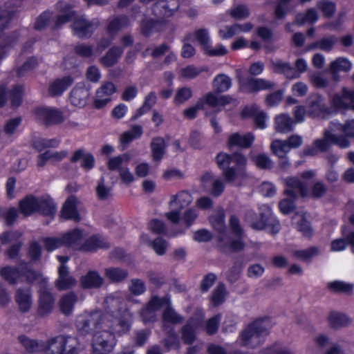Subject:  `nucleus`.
Listing matches in <instances>:
<instances>
[{"instance_id":"1","label":"nucleus","mask_w":354,"mask_h":354,"mask_svg":"<svg viewBox=\"0 0 354 354\" xmlns=\"http://www.w3.org/2000/svg\"><path fill=\"white\" fill-rule=\"evenodd\" d=\"M19 343L30 353L43 352L44 354H79L80 344L78 339L71 335H59L39 342L25 335L17 338Z\"/></svg>"},{"instance_id":"2","label":"nucleus","mask_w":354,"mask_h":354,"mask_svg":"<svg viewBox=\"0 0 354 354\" xmlns=\"http://www.w3.org/2000/svg\"><path fill=\"white\" fill-rule=\"evenodd\" d=\"M124 319L118 321V324L106 317V322H103L102 328L97 330L92 340V349L94 354H109L113 350L115 344V334H122L127 332L132 321V315L127 312L124 315Z\"/></svg>"},{"instance_id":"3","label":"nucleus","mask_w":354,"mask_h":354,"mask_svg":"<svg viewBox=\"0 0 354 354\" xmlns=\"http://www.w3.org/2000/svg\"><path fill=\"white\" fill-rule=\"evenodd\" d=\"M216 163L222 169L223 176L228 183L242 179L246 176L244 166L246 165V158L241 153L228 155L219 153L216 156Z\"/></svg>"},{"instance_id":"4","label":"nucleus","mask_w":354,"mask_h":354,"mask_svg":"<svg viewBox=\"0 0 354 354\" xmlns=\"http://www.w3.org/2000/svg\"><path fill=\"white\" fill-rule=\"evenodd\" d=\"M270 318H261L250 324L239 335L241 345L249 348H256L261 345L272 327Z\"/></svg>"},{"instance_id":"5","label":"nucleus","mask_w":354,"mask_h":354,"mask_svg":"<svg viewBox=\"0 0 354 354\" xmlns=\"http://www.w3.org/2000/svg\"><path fill=\"white\" fill-rule=\"evenodd\" d=\"M287 188L284 191L286 198L279 202V208L283 214H288L295 209L294 200L297 196H307V185L298 177H288L284 180Z\"/></svg>"},{"instance_id":"6","label":"nucleus","mask_w":354,"mask_h":354,"mask_svg":"<svg viewBox=\"0 0 354 354\" xmlns=\"http://www.w3.org/2000/svg\"><path fill=\"white\" fill-rule=\"evenodd\" d=\"M230 227L232 234L236 236V238H230L226 234L219 235L218 246L224 252H236L243 250L245 246L243 242L245 234L236 216H232L230 217Z\"/></svg>"},{"instance_id":"7","label":"nucleus","mask_w":354,"mask_h":354,"mask_svg":"<svg viewBox=\"0 0 354 354\" xmlns=\"http://www.w3.org/2000/svg\"><path fill=\"white\" fill-rule=\"evenodd\" d=\"M106 317L109 315H104L101 311L84 312L79 315L75 320V326L79 333L86 335L102 328L103 322H106Z\"/></svg>"},{"instance_id":"8","label":"nucleus","mask_w":354,"mask_h":354,"mask_svg":"<svg viewBox=\"0 0 354 354\" xmlns=\"http://www.w3.org/2000/svg\"><path fill=\"white\" fill-rule=\"evenodd\" d=\"M104 306L108 310L105 315L110 316V319L113 322V324H118V321L124 319V315L125 312L131 315L125 308L122 295L120 292H115L106 297L104 300Z\"/></svg>"},{"instance_id":"9","label":"nucleus","mask_w":354,"mask_h":354,"mask_svg":"<svg viewBox=\"0 0 354 354\" xmlns=\"http://www.w3.org/2000/svg\"><path fill=\"white\" fill-rule=\"evenodd\" d=\"M1 276L10 283H17L21 276H25L27 281L32 282L39 276L32 269L28 267L26 263H21L17 268L6 266L0 269Z\"/></svg>"},{"instance_id":"10","label":"nucleus","mask_w":354,"mask_h":354,"mask_svg":"<svg viewBox=\"0 0 354 354\" xmlns=\"http://www.w3.org/2000/svg\"><path fill=\"white\" fill-rule=\"evenodd\" d=\"M335 133V131H332L329 127L324 131L322 138L314 141L320 152L326 151L332 145H337L340 149H347L350 147L351 142L346 138L343 135L337 136Z\"/></svg>"},{"instance_id":"11","label":"nucleus","mask_w":354,"mask_h":354,"mask_svg":"<svg viewBox=\"0 0 354 354\" xmlns=\"http://www.w3.org/2000/svg\"><path fill=\"white\" fill-rule=\"evenodd\" d=\"M57 259L60 263V266L58 268L59 277L56 281V286L60 290L71 288L76 284V280L69 275V270L66 265L69 258L66 256L57 255Z\"/></svg>"},{"instance_id":"12","label":"nucleus","mask_w":354,"mask_h":354,"mask_svg":"<svg viewBox=\"0 0 354 354\" xmlns=\"http://www.w3.org/2000/svg\"><path fill=\"white\" fill-rule=\"evenodd\" d=\"M260 210L261 221L252 223L251 225L252 227L258 230L266 228L272 234L278 233L280 230V224L278 221L269 218V216L271 214L270 208L266 205H263L260 207Z\"/></svg>"},{"instance_id":"13","label":"nucleus","mask_w":354,"mask_h":354,"mask_svg":"<svg viewBox=\"0 0 354 354\" xmlns=\"http://www.w3.org/2000/svg\"><path fill=\"white\" fill-rule=\"evenodd\" d=\"M35 118L45 124H56L64 120L62 113L50 107H39L35 111Z\"/></svg>"},{"instance_id":"14","label":"nucleus","mask_w":354,"mask_h":354,"mask_svg":"<svg viewBox=\"0 0 354 354\" xmlns=\"http://www.w3.org/2000/svg\"><path fill=\"white\" fill-rule=\"evenodd\" d=\"M115 91L116 87L113 82H104L96 91L95 106L97 109H101L106 106L111 101V97Z\"/></svg>"},{"instance_id":"15","label":"nucleus","mask_w":354,"mask_h":354,"mask_svg":"<svg viewBox=\"0 0 354 354\" xmlns=\"http://www.w3.org/2000/svg\"><path fill=\"white\" fill-rule=\"evenodd\" d=\"M90 90L84 84H77L70 93V102L76 107L86 106L90 97Z\"/></svg>"},{"instance_id":"16","label":"nucleus","mask_w":354,"mask_h":354,"mask_svg":"<svg viewBox=\"0 0 354 354\" xmlns=\"http://www.w3.org/2000/svg\"><path fill=\"white\" fill-rule=\"evenodd\" d=\"M178 0H160L153 6V12L158 18L171 17L178 9Z\"/></svg>"},{"instance_id":"17","label":"nucleus","mask_w":354,"mask_h":354,"mask_svg":"<svg viewBox=\"0 0 354 354\" xmlns=\"http://www.w3.org/2000/svg\"><path fill=\"white\" fill-rule=\"evenodd\" d=\"M353 67V64L348 58L338 57L332 61L328 68V73L332 75L335 81H339V72H349Z\"/></svg>"},{"instance_id":"18","label":"nucleus","mask_w":354,"mask_h":354,"mask_svg":"<svg viewBox=\"0 0 354 354\" xmlns=\"http://www.w3.org/2000/svg\"><path fill=\"white\" fill-rule=\"evenodd\" d=\"M241 88L246 93L257 92L261 90L271 88L274 86L273 82L263 79L249 78L240 80Z\"/></svg>"},{"instance_id":"19","label":"nucleus","mask_w":354,"mask_h":354,"mask_svg":"<svg viewBox=\"0 0 354 354\" xmlns=\"http://www.w3.org/2000/svg\"><path fill=\"white\" fill-rule=\"evenodd\" d=\"M104 283V278L94 270H88L80 279V286L86 289H98L103 286Z\"/></svg>"},{"instance_id":"20","label":"nucleus","mask_w":354,"mask_h":354,"mask_svg":"<svg viewBox=\"0 0 354 354\" xmlns=\"http://www.w3.org/2000/svg\"><path fill=\"white\" fill-rule=\"evenodd\" d=\"M308 101V113L312 117L320 116L327 112L328 106L322 95L313 94Z\"/></svg>"},{"instance_id":"21","label":"nucleus","mask_w":354,"mask_h":354,"mask_svg":"<svg viewBox=\"0 0 354 354\" xmlns=\"http://www.w3.org/2000/svg\"><path fill=\"white\" fill-rule=\"evenodd\" d=\"M333 104L337 108L350 109L354 111V91L343 88L342 95H335Z\"/></svg>"},{"instance_id":"22","label":"nucleus","mask_w":354,"mask_h":354,"mask_svg":"<svg viewBox=\"0 0 354 354\" xmlns=\"http://www.w3.org/2000/svg\"><path fill=\"white\" fill-rule=\"evenodd\" d=\"M254 140V136L252 133H248L243 135L239 133H234L230 135L227 143L230 148L234 147L248 148L251 146Z\"/></svg>"},{"instance_id":"23","label":"nucleus","mask_w":354,"mask_h":354,"mask_svg":"<svg viewBox=\"0 0 354 354\" xmlns=\"http://www.w3.org/2000/svg\"><path fill=\"white\" fill-rule=\"evenodd\" d=\"M73 28L75 35L80 38H83L91 35L94 30L95 26L93 22L87 21L83 17H80L75 19Z\"/></svg>"},{"instance_id":"24","label":"nucleus","mask_w":354,"mask_h":354,"mask_svg":"<svg viewBox=\"0 0 354 354\" xmlns=\"http://www.w3.org/2000/svg\"><path fill=\"white\" fill-rule=\"evenodd\" d=\"M192 201L193 198L189 192L187 191H180L176 194H174L171 196L169 205L171 209L181 211L183 209L190 205Z\"/></svg>"},{"instance_id":"25","label":"nucleus","mask_w":354,"mask_h":354,"mask_svg":"<svg viewBox=\"0 0 354 354\" xmlns=\"http://www.w3.org/2000/svg\"><path fill=\"white\" fill-rule=\"evenodd\" d=\"M242 115L243 117L254 118L257 128L263 129L266 127V121L267 115L263 111H261L259 107L257 105L246 107L242 111Z\"/></svg>"},{"instance_id":"26","label":"nucleus","mask_w":354,"mask_h":354,"mask_svg":"<svg viewBox=\"0 0 354 354\" xmlns=\"http://www.w3.org/2000/svg\"><path fill=\"white\" fill-rule=\"evenodd\" d=\"M78 201L75 197H69L64 203L61 216L65 219L73 220L75 222L80 221V216L77 210Z\"/></svg>"},{"instance_id":"27","label":"nucleus","mask_w":354,"mask_h":354,"mask_svg":"<svg viewBox=\"0 0 354 354\" xmlns=\"http://www.w3.org/2000/svg\"><path fill=\"white\" fill-rule=\"evenodd\" d=\"M73 82L70 76L57 78L53 81L48 87V93L51 96L61 95Z\"/></svg>"},{"instance_id":"28","label":"nucleus","mask_w":354,"mask_h":354,"mask_svg":"<svg viewBox=\"0 0 354 354\" xmlns=\"http://www.w3.org/2000/svg\"><path fill=\"white\" fill-rule=\"evenodd\" d=\"M201 322L198 319H190L182 328V339L185 344H190L196 339V330L201 325Z\"/></svg>"},{"instance_id":"29","label":"nucleus","mask_w":354,"mask_h":354,"mask_svg":"<svg viewBox=\"0 0 354 354\" xmlns=\"http://www.w3.org/2000/svg\"><path fill=\"white\" fill-rule=\"evenodd\" d=\"M54 306V299L47 290H41L39 294L38 313L41 316L50 314Z\"/></svg>"},{"instance_id":"30","label":"nucleus","mask_w":354,"mask_h":354,"mask_svg":"<svg viewBox=\"0 0 354 354\" xmlns=\"http://www.w3.org/2000/svg\"><path fill=\"white\" fill-rule=\"evenodd\" d=\"M57 9L59 10V14L55 23L57 27L69 21L75 16V12L71 10V6L65 1H59L56 5Z\"/></svg>"},{"instance_id":"31","label":"nucleus","mask_w":354,"mask_h":354,"mask_svg":"<svg viewBox=\"0 0 354 354\" xmlns=\"http://www.w3.org/2000/svg\"><path fill=\"white\" fill-rule=\"evenodd\" d=\"M272 69L274 72L283 74L288 79L299 78V74L288 63L282 60H276L272 62Z\"/></svg>"},{"instance_id":"32","label":"nucleus","mask_w":354,"mask_h":354,"mask_svg":"<svg viewBox=\"0 0 354 354\" xmlns=\"http://www.w3.org/2000/svg\"><path fill=\"white\" fill-rule=\"evenodd\" d=\"M15 300L21 312L26 313L29 311L32 304L30 290L21 288L17 289L15 295Z\"/></svg>"},{"instance_id":"33","label":"nucleus","mask_w":354,"mask_h":354,"mask_svg":"<svg viewBox=\"0 0 354 354\" xmlns=\"http://www.w3.org/2000/svg\"><path fill=\"white\" fill-rule=\"evenodd\" d=\"M65 246L71 247L77 250H81L83 243L82 232L79 229H75L62 235Z\"/></svg>"},{"instance_id":"34","label":"nucleus","mask_w":354,"mask_h":354,"mask_svg":"<svg viewBox=\"0 0 354 354\" xmlns=\"http://www.w3.org/2000/svg\"><path fill=\"white\" fill-rule=\"evenodd\" d=\"M167 145L162 137H156L151 140V149L153 161L160 162L166 153Z\"/></svg>"},{"instance_id":"35","label":"nucleus","mask_w":354,"mask_h":354,"mask_svg":"<svg viewBox=\"0 0 354 354\" xmlns=\"http://www.w3.org/2000/svg\"><path fill=\"white\" fill-rule=\"evenodd\" d=\"M68 155L66 151H52L46 150L45 152L39 154L37 158V166L44 167L47 160H51L54 162H59L66 158Z\"/></svg>"},{"instance_id":"36","label":"nucleus","mask_w":354,"mask_h":354,"mask_svg":"<svg viewBox=\"0 0 354 354\" xmlns=\"http://www.w3.org/2000/svg\"><path fill=\"white\" fill-rule=\"evenodd\" d=\"M109 243L105 238L100 236H92L85 241L81 247V250L84 251H94L99 248H107Z\"/></svg>"},{"instance_id":"37","label":"nucleus","mask_w":354,"mask_h":354,"mask_svg":"<svg viewBox=\"0 0 354 354\" xmlns=\"http://www.w3.org/2000/svg\"><path fill=\"white\" fill-rule=\"evenodd\" d=\"M37 198L30 195L21 201L19 203V210L24 216H30L32 214L37 213Z\"/></svg>"},{"instance_id":"38","label":"nucleus","mask_w":354,"mask_h":354,"mask_svg":"<svg viewBox=\"0 0 354 354\" xmlns=\"http://www.w3.org/2000/svg\"><path fill=\"white\" fill-rule=\"evenodd\" d=\"M142 134V128L140 125H133L131 128L125 132H124L120 138V144L122 147V149H124L129 144L135 139H138L141 137Z\"/></svg>"},{"instance_id":"39","label":"nucleus","mask_w":354,"mask_h":354,"mask_svg":"<svg viewBox=\"0 0 354 354\" xmlns=\"http://www.w3.org/2000/svg\"><path fill=\"white\" fill-rule=\"evenodd\" d=\"M122 53V48L113 46L108 50L104 56L101 57L100 62L106 67L112 66L118 62Z\"/></svg>"},{"instance_id":"40","label":"nucleus","mask_w":354,"mask_h":354,"mask_svg":"<svg viewBox=\"0 0 354 354\" xmlns=\"http://www.w3.org/2000/svg\"><path fill=\"white\" fill-rule=\"evenodd\" d=\"M37 213L44 215H53L56 210L55 205L51 198L42 196L37 198Z\"/></svg>"},{"instance_id":"41","label":"nucleus","mask_w":354,"mask_h":354,"mask_svg":"<svg viewBox=\"0 0 354 354\" xmlns=\"http://www.w3.org/2000/svg\"><path fill=\"white\" fill-rule=\"evenodd\" d=\"M330 128L332 131L336 132L342 131L344 133V137L349 141V138H354V120L347 121L344 124H342L338 122H331Z\"/></svg>"},{"instance_id":"42","label":"nucleus","mask_w":354,"mask_h":354,"mask_svg":"<svg viewBox=\"0 0 354 354\" xmlns=\"http://www.w3.org/2000/svg\"><path fill=\"white\" fill-rule=\"evenodd\" d=\"M77 296L73 292L63 295L59 302L60 310L64 315H69L73 312L74 304L77 301Z\"/></svg>"},{"instance_id":"43","label":"nucleus","mask_w":354,"mask_h":354,"mask_svg":"<svg viewBox=\"0 0 354 354\" xmlns=\"http://www.w3.org/2000/svg\"><path fill=\"white\" fill-rule=\"evenodd\" d=\"M337 39L335 36L324 37L316 42L313 43L308 46L309 50L319 48V50L329 53L335 45Z\"/></svg>"},{"instance_id":"44","label":"nucleus","mask_w":354,"mask_h":354,"mask_svg":"<svg viewBox=\"0 0 354 354\" xmlns=\"http://www.w3.org/2000/svg\"><path fill=\"white\" fill-rule=\"evenodd\" d=\"M130 24L131 21L127 16H118L110 19L108 31L110 34H115L119 30L128 27Z\"/></svg>"},{"instance_id":"45","label":"nucleus","mask_w":354,"mask_h":354,"mask_svg":"<svg viewBox=\"0 0 354 354\" xmlns=\"http://www.w3.org/2000/svg\"><path fill=\"white\" fill-rule=\"evenodd\" d=\"M292 221L297 225V230L302 233L304 236L307 238L312 237L313 230L310 223L305 219L303 215L296 214L292 218Z\"/></svg>"},{"instance_id":"46","label":"nucleus","mask_w":354,"mask_h":354,"mask_svg":"<svg viewBox=\"0 0 354 354\" xmlns=\"http://www.w3.org/2000/svg\"><path fill=\"white\" fill-rule=\"evenodd\" d=\"M232 86L231 79L225 74L216 75L212 82V86L216 93L227 91Z\"/></svg>"},{"instance_id":"47","label":"nucleus","mask_w":354,"mask_h":354,"mask_svg":"<svg viewBox=\"0 0 354 354\" xmlns=\"http://www.w3.org/2000/svg\"><path fill=\"white\" fill-rule=\"evenodd\" d=\"M104 275L111 282L118 283L127 278L128 272L120 268H108L104 270Z\"/></svg>"},{"instance_id":"48","label":"nucleus","mask_w":354,"mask_h":354,"mask_svg":"<svg viewBox=\"0 0 354 354\" xmlns=\"http://www.w3.org/2000/svg\"><path fill=\"white\" fill-rule=\"evenodd\" d=\"M293 129V121L286 114L275 118V129L280 133H288Z\"/></svg>"},{"instance_id":"49","label":"nucleus","mask_w":354,"mask_h":354,"mask_svg":"<svg viewBox=\"0 0 354 354\" xmlns=\"http://www.w3.org/2000/svg\"><path fill=\"white\" fill-rule=\"evenodd\" d=\"M320 250L318 247L313 246L305 250H297L292 252V256L303 261H310L314 257L319 255Z\"/></svg>"},{"instance_id":"50","label":"nucleus","mask_w":354,"mask_h":354,"mask_svg":"<svg viewBox=\"0 0 354 354\" xmlns=\"http://www.w3.org/2000/svg\"><path fill=\"white\" fill-rule=\"evenodd\" d=\"M193 91L190 87L183 86L178 88L176 91L173 102L176 105H181L191 99Z\"/></svg>"},{"instance_id":"51","label":"nucleus","mask_w":354,"mask_h":354,"mask_svg":"<svg viewBox=\"0 0 354 354\" xmlns=\"http://www.w3.org/2000/svg\"><path fill=\"white\" fill-rule=\"evenodd\" d=\"M328 319L330 325L335 328L345 326L350 322L346 315L337 312H331Z\"/></svg>"},{"instance_id":"52","label":"nucleus","mask_w":354,"mask_h":354,"mask_svg":"<svg viewBox=\"0 0 354 354\" xmlns=\"http://www.w3.org/2000/svg\"><path fill=\"white\" fill-rule=\"evenodd\" d=\"M272 152L279 158H283L290 151L288 142L281 140H274L271 144Z\"/></svg>"},{"instance_id":"53","label":"nucleus","mask_w":354,"mask_h":354,"mask_svg":"<svg viewBox=\"0 0 354 354\" xmlns=\"http://www.w3.org/2000/svg\"><path fill=\"white\" fill-rule=\"evenodd\" d=\"M318 19L317 11L313 9H309L306 13L298 14L295 18V23L302 25L305 23H315Z\"/></svg>"},{"instance_id":"54","label":"nucleus","mask_w":354,"mask_h":354,"mask_svg":"<svg viewBox=\"0 0 354 354\" xmlns=\"http://www.w3.org/2000/svg\"><path fill=\"white\" fill-rule=\"evenodd\" d=\"M328 288L333 292L351 293L353 290V285L342 281H334L328 283Z\"/></svg>"},{"instance_id":"55","label":"nucleus","mask_w":354,"mask_h":354,"mask_svg":"<svg viewBox=\"0 0 354 354\" xmlns=\"http://www.w3.org/2000/svg\"><path fill=\"white\" fill-rule=\"evenodd\" d=\"M156 95L154 92H150L145 99V102L142 107L138 109L136 111V115H134V118H138L141 116L143 113L149 111L150 109L156 104Z\"/></svg>"},{"instance_id":"56","label":"nucleus","mask_w":354,"mask_h":354,"mask_svg":"<svg viewBox=\"0 0 354 354\" xmlns=\"http://www.w3.org/2000/svg\"><path fill=\"white\" fill-rule=\"evenodd\" d=\"M162 319L164 324L169 323L172 324H176L182 322L183 318L175 310L169 306L164 310L162 315Z\"/></svg>"},{"instance_id":"57","label":"nucleus","mask_w":354,"mask_h":354,"mask_svg":"<svg viewBox=\"0 0 354 354\" xmlns=\"http://www.w3.org/2000/svg\"><path fill=\"white\" fill-rule=\"evenodd\" d=\"M43 243L46 249L49 251H53L61 247L65 246L62 235L59 237H47L43 239Z\"/></svg>"},{"instance_id":"58","label":"nucleus","mask_w":354,"mask_h":354,"mask_svg":"<svg viewBox=\"0 0 354 354\" xmlns=\"http://www.w3.org/2000/svg\"><path fill=\"white\" fill-rule=\"evenodd\" d=\"M130 159L131 157L126 153L111 158L107 162L108 168L110 170H119L121 168V165L124 162L127 163Z\"/></svg>"},{"instance_id":"59","label":"nucleus","mask_w":354,"mask_h":354,"mask_svg":"<svg viewBox=\"0 0 354 354\" xmlns=\"http://www.w3.org/2000/svg\"><path fill=\"white\" fill-rule=\"evenodd\" d=\"M75 52L78 55L86 58H92L97 55L95 48L93 49L92 46L85 44L77 45L75 47Z\"/></svg>"},{"instance_id":"60","label":"nucleus","mask_w":354,"mask_h":354,"mask_svg":"<svg viewBox=\"0 0 354 354\" xmlns=\"http://www.w3.org/2000/svg\"><path fill=\"white\" fill-rule=\"evenodd\" d=\"M210 223L212 227L220 233V235L225 234L224 214L223 212H218L216 215L212 216L210 218Z\"/></svg>"},{"instance_id":"61","label":"nucleus","mask_w":354,"mask_h":354,"mask_svg":"<svg viewBox=\"0 0 354 354\" xmlns=\"http://www.w3.org/2000/svg\"><path fill=\"white\" fill-rule=\"evenodd\" d=\"M203 51L205 55L211 57L223 56L227 53V48L223 44H217L214 47L209 44Z\"/></svg>"},{"instance_id":"62","label":"nucleus","mask_w":354,"mask_h":354,"mask_svg":"<svg viewBox=\"0 0 354 354\" xmlns=\"http://www.w3.org/2000/svg\"><path fill=\"white\" fill-rule=\"evenodd\" d=\"M326 185L322 181H315L311 187L310 192H308V194H310L312 197L315 198H319L323 197L327 192Z\"/></svg>"},{"instance_id":"63","label":"nucleus","mask_w":354,"mask_h":354,"mask_svg":"<svg viewBox=\"0 0 354 354\" xmlns=\"http://www.w3.org/2000/svg\"><path fill=\"white\" fill-rule=\"evenodd\" d=\"M310 82L316 88H324L328 86L329 81L321 73H315L310 76Z\"/></svg>"},{"instance_id":"64","label":"nucleus","mask_w":354,"mask_h":354,"mask_svg":"<svg viewBox=\"0 0 354 354\" xmlns=\"http://www.w3.org/2000/svg\"><path fill=\"white\" fill-rule=\"evenodd\" d=\"M263 354H293V353L288 348L283 347L279 343L267 347L262 351Z\"/></svg>"}]
</instances>
